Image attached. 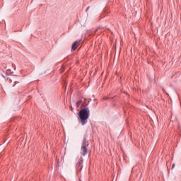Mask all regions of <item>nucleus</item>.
I'll use <instances>...</instances> for the list:
<instances>
[{"label":"nucleus","instance_id":"1","mask_svg":"<svg viewBox=\"0 0 181 181\" xmlns=\"http://www.w3.org/2000/svg\"><path fill=\"white\" fill-rule=\"evenodd\" d=\"M77 107H81V110L78 114L79 118L78 121L81 122V125H86L87 124V119L90 117V108L87 107L88 105V100L85 99L84 102L83 100H79L76 103Z\"/></svg>","mask_w":181,"mask_h":181},{"label":"nucleus","instance_id":"2","mask_svg":"<svg viewBox=\"0 0 181 181\" xmlns=\"http://www.w3.org/2000/svg\"><path fill=\"white\" fill-rule=\"evenodd\" d=\"M88 145V141H87L86 138H84L82 141V146L81 148V155H82V156H86V155H87Z\"/></svg>","mask_w":181,"mask_h":181},{"label":"nucleus","instance_id":"3","mask_svg":"<svg viewBox=\"0 0 181 181\" xmlns=\"http://www.w3.org/2000/svg\"><path fill=\"white\" fill-rule=\"evenodd\" d=\"M83 157L81 156L80 158H79L78 162L76 163V170H77V172H80L81 170H83Z\"/></svg>","mask_w":181,"mask_h":181},{"label":"nucleus","instance_id":"4","mask_svg":"<svg viewBox=\"0 0 181 181\" xmlns=\"http://www.w3.org/2000/svg\"><path fill=\"white\" fill-rule=\"evenodd\" d=\"M81 42V41H75V42L72 44L71 50H73V51L76 50V49H77V47H78V46H80Z\"/></svg>","mask_w":181,"mask_h":181},{"label":"nucleus","instance_id":"5","mask_svg":"<svg viewBox=\"0 0 181 181\" xmlns=\"http://www.w3.org/2000/svg\"><path fill=\"white\" fill-rule=\"evenodd\" d=\"M16 76L13 75V76H11V78H7V81H9L10 83H12V81H14V83H16V84H18V82L16 81Z\"/></svg>","mask_w":181,"mask_h":181},{"label":"nucleus","instance_id":"6","mask_svg":"<svg viewBox=\"0 0 181 181\" xmlns=\"http://www.w3.org/2000/svg\"><path fill=\"white\" fill-rule=\"evenodd\" d=\"M6 76H11V74H12V71H11V69H7L6 71Z\"/></svg>","mask_w":181,"mask_h":181},{"label":"nucleus","instance_id":"7","mask_svg":"<svg viewBox=\"0 0 181 181\" xmlns=\"http://www.w3.org/2000/svg\"><path fill=\"white\" fill-rule=\"evenodd\" d=\"M88 9H90V6H88V7L86 8V12H87V11H88Z\"/></svg>","mask_w":181,"mask_h":181},{"label":"nucleus","instance_id":"8","mask_svg":"<svg viewBox=\"0 0 181 181\" xmlns=\"http://www.w3.org/2000/svg\"><path fill=\"white\" fill-rule=\"evenodd\" d=\"M71 111H73V107L71 106Z\"/></svg>","mask_w":181,"mask_h":181},{"label":"nucleus","instance_id":"9","mask_svg":"<svg viewBox=\"0 0 181 181\" xmlns=\"http://www.w3.org/2000/svg\"><path fill=\"white\" fill-rule=\"evenodd\" d=\"M174 167H175V164L173 165V168H174Z\"/></svg>","mask_w":181,"mask_h":181},{"label":"nucleus","instance_id":"10","mask_svg":"<svg viewBox=\"0 0 181 181\" xmlns=\"http://www.w3.org/2000/svg\"><path fill=\"white\" fill-rule=\"evenodd\" d=\"M13 87H15V84L13 86Z\"/></svg>","mask_w":181,"mask_h":181},{"label":"nucleus","instance_id":"11","mask_svg":"<svg viewBox=\"0 0 181 181\" xmlns=\"http://www.w3.org/2000/svg\"><path fill=\"white\" fill-rule=\"evenodd\" d=\"M109 12L108 11H107V13H108Z\"/></svg>","mask_w":181,"mask_h":181}]
</instances>
